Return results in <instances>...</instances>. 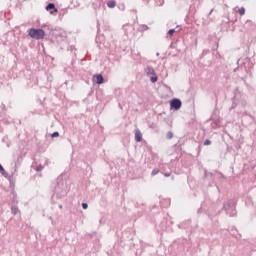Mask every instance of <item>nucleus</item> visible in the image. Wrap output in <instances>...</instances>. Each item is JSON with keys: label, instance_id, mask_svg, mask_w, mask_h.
<instances>
[{"label": "nucleus", "instance_id": "1", "mask_svg": "<svg viewBox=\"0 0 256 256\" xmlns=\"http://www.w3.org/2000/svg\"><path fill=\"white\" fill-rule=\"evenodd\" d=\"M29 35L31 38L36 39V40H41L44 39L45 37V32L41 28H31Z\"/></svg>", "mask_w": 256, "mask_h": 256}, {"label": "nucleus", "instance_id": "2", "mask_svg": "<svg viewBox=\"0 0 256 256\" xmlns=\"http://www.w3.org/2000/svg\"><path fill=\"white\" fill-rule=\"evenodd\" d=\"M144 72L146 73L147 76L150 77V82L151 83H156L158 81V77L156 76V72L153 67L148 66L144 69Z\"/></svg>", "mask_w": 256, "mask_h": 256}, {"label": "nucleus", "instance_id": "3", "mask_svg": "<svg viewBox=\"0 0 256 256\" xmlns=\"http://www.w3.org/2000/svg\"><path fill=\"white\" fill-rule=\"evenodd\" d=\"M171 109L179 110L182 107V102L179 99H173L170 102Z\"/></svg>", "mask_w": 256, "mask_h": 256}, {"label": "nucleus", "instance_id": "4", "mask_svg": "<svg viewBox=\"0 0 256 256\" xmlns=\"http://www.w3.org/2000/svg\"><path fill=\"white\" fill-rule=\"evenodd\" d=\"M46 11H50V14L58 12L57 8L55 7V4H48V6H46Z\"/></svg>", "mask_w": 256, "mask_h": 256}, {"label": "nucleus", "instance_id": "5", "mask_svg": "<svg viewBox=\"0 0 256 256\" xmlns=\"http://www.w3.org/2000/svg\"><path fill=\"white\" fill-rule=\"evenodd\" d=\"M94 81L96 84L101 85L104 83V78L102 75H94Z\"/></svg>", "mask_w": 256, "mask_h": 256}, {"label": "nucleus", "instance_id": "6", "mask_svg": "<svg viewBox=\"0 0 256 256\" xmlns=\"http://www.w3.org/2000/svg\"><path fill=\"white\" fill-rule=\"evenodd\" d=\"M143 140L142 133L140 130H135V141L141 142Z\"/></svg>", "mask_w": 256, "mask_h": 256}, {"label": "nucleus", "instance_id": "7", "mask_svg": "<svg viewBox=\"0 0 256 256\" xmlns=\"http://www.w3.org/2000/svg\"><path fill=\"white\" fill-rule=\"evenodd\" d=\"M106 5H108V8L113 9L116 7L117 4H116L115 0H108Z\"/></svg>", "mask_w": 256, "mask_h": 256}, {"label": "nucleus", "instance_id": "8", "mask_svg": "<svg viewBox=\"0 0 256 256\" xmlns=\"http://www.w3.org/2000/svg\"><path fill=\"white\" fill-rule=\"evenodd\" d=\"M238 13L240 16H244L246 14V8L244 7L239 8Z\"/></svg>", "mask_w": 256, "mask_h": 256}, {"label": "nucleus", "instance_id": "9", "mask_svg": "<svg viewBox=\"0 0 256 256\" xmlns=\"http://www.w3.org/2000/svg\"><path fill=\"white\" fill-rule=\"evenodd\" d=\"M165 3V0H155V4L159 7L163 6Z\"/></svg>", "mask_w": 256, "mask_h": 256}, {"label": "nucleus", "instance_id": "10", "mask_svg": "<svg viewBox=\"0 0 256 256\" xmlns=\"http://www.w3.org/2000/svg\"><path fill=\"white\" fill-rule=\"evenodd\" d=\"M11 211H12V214L17 215L18 212H19V209H18L17 206H13L12 209H11Z\"/></svg>", "mask_w": 256, "mask_h": 256}, {"label": "nucleus", "instance_id": "11", "mask_svg": "<svg viewBox=\"0 0 256 256\" xmlns=\"http://www.w3.org/2000/svg\"><path fill=\"white\" fill-rule=\"evenodd\" d=\"M173 133L172 132H168L167 134H166V138L168 139V140H171L172 138H173Z\"/></svg>", "mask_w": 256, "mask_h": 256}, {"label": "nucleus", "instance_id": "12", "mask_svg": "<svg viewBox=\"0 0 256 256\" xmlns=\"http://www.w3.org/2000/svg\"><path fill=\"white\" fill-rule=\"evenodd\" d=\"M175 33H176V30H174V29L168 30V32H167V34L170 36H173Z\"/></svg>", "mask_w": 256, "mask_h": 256}, {"label": "nucleus", "instance_id": "13", "mask_svg": "<svg viewBox=\"0 0 256 256\" xmlns=\"http://www.w3.org/2000/svg\"><path fill=\"white\" fill-rule=\"evenodd\" d=\"M203 144H204V146H208V145H211V144H212V142H211L210 140H208V139H207V140H205V141H204V143H203Z\"/></svg>", "mask_w": 256, "mask_h": 256}, {"label": "nucleus", "instance_id": "14", "mask_svg": "<svg viewBox=\"0 0 256 256\" xmlns=\"http://www.w3.org/2000/svg\"><path fill=\"white\" fill-rule=\"evenodd\" d=\"M0 173L5 175L6 171L4 170L3 166L0 164Z\"/></svg>", "mask_w": 256, "mask_h": 256}, {"label": "nucleus", "instance_id": "15", "mask_svg": "<svg viewBox=\"0 0 256 256\" xmlns=\"http://www.w3.org/2000/svg\"><path fill=\"white\" fill-rule=\"evenodd\" d=\"M158 173H159V170L154 169V170H152L151 175H152V176H155V175H157Z\"/></svg>", "mask_w": 256, "mask_h": 256}, {"label": "nucleus", "instance_id": "16", "mask_svg": "<svg viewBox=\"0 0 256 256\" xmlns=\"http://www.w3.org/2000/svg\"><path fill=\"white\" fill-rule=\"evenodd\" d=\"M229 208H230V204L227 203L223 205V209L228 210Z\"/></svg>", "mask_w": 256, "mask_h": 256}, {"label": "nucleus", "instance_id": "17", "mask_svg": "<svg viewBox=\"0 0 256 256\" xmlns=\"http://www.w3.org/2000/svg\"><path fill=\"white\" fill-rule=\"evenodd\" d=\"M88 208V204L87 203H82V209L86 210Z\"/></svg>", "mask_w": 256, "mask_h": 256}, {"label": "nucleus", "instance_id": "18", "mask_svg": "<svg viewBox=\"0 0 256 256\" xmlns=\"http://www.w3.org/2000/svg\"><path fill=\"white\" fill-rule=\"evenodd\" d=\"M56 137H59V133H58V132H54V133L52 134V138H56Z\"/></svg>", "mask_w": 256, "mask_h": 256}, {"label": "nucleus", "instance_id": "19", "mask_svg": "<svg viewBox=\"0 0 256 256\" xmlns=\"http://www.w3.org/2000/svg\"><path fill=\"white\" fill-rule=\"evenodd\" d=\"M142 29H143L144 31H146V30H148L149 28H148V26H146V24H143Z\"/></svg>", "mask_w": 256, "mask_h": 256}, {"label": "nucleus", "instance_id": "20", "mask_svg": "<svg viewBox=\"0 0 256 256\" xmlns=\"http://www.w3.org/2000/svg\"><path fill=\"white\" fill-rule=\"evenodd\" d=\"M164 176H165V177H170L171 174H170V173H164Z\"/></svg>", "mask_w": 256, "mask_h": 256}, {"label": "nucleus", "instance_id": "21", "mask_svg": "<svg viewBox=\"0 0 256 256\" xmlns=\"http://www.w3.org/2000/svg\"><path fill=\"white\" fill-rule=\"evenodd\" d=\"M42 169H43V167H42V166H39V167L37 168V171H42Z\"/></svg>", "mask_w": 256, "mask_h": 256}, {"label": "nucleus", "instance_id": "22", "mask_svg": "<svg viewBox=\"0 0 256 256\" xmlns=\"http://www.w3.org/2000/svg\"><path fill=\"white\" fill-rule=\"evenodd\" d=\"M212 176V174L211 173H207V172H205V177H208V176Z\"/></svg>", "mask_w": 256, "mask_h": 256}, {"label": "nucleus", "instance_id": "23", "mask_svg": "<svg viewBox=\"0 0 256 256\" xmlns=\"http://www.w3.org/2000/svg\"><path fill=\"white\" fill-rule=\"evenodd\" d=\"M60 209H62L63 208V206L62 205H60V206H58Z\"/></svg>", "mask_w": 256, "mask_h": 256}]
</instances>
